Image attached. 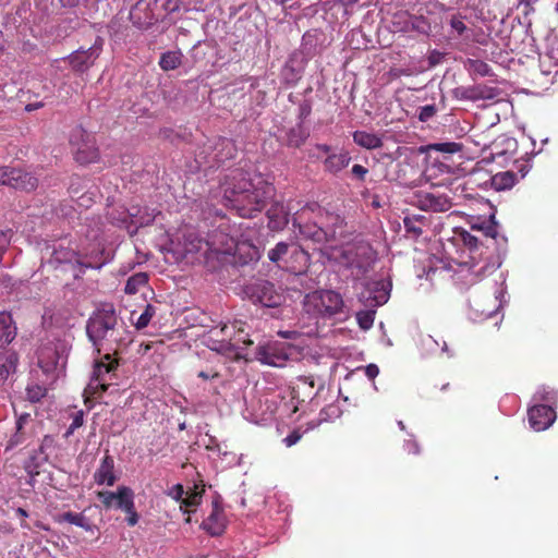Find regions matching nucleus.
<instances>
[{"mask_svg": "<svg viewBox=\"0 0 558 558\" xmlns=\"http://www.w3.org/2000/svg\"><path fill=\"white\" fill-rule=\"evenodd\" d=\"M275 187L259 174L235 169L227 181L223 197L240 217L253 218L274 196Z\"/></svg>", "mask_w": 558, "mask_h": 558, "instance_id": "nucleus-1", "label": "nucleus"}, {"mask_svg": "<svg viewBox=\"0 0 558 558\" xmlns=\"http://www.w3.org/2000/svg\"><path fill=\"white\" fill-rule=\"evenodd\" d=\"M397 156L386 162V179L396 181L400 185L415 186L422 180L420 154L413 148L397 145Z\"/></svg>", "mask_w": 558, "mask_h": 558, "instance_id": "nucleus-2", "label": "nucleus"}, {"mask_svg": "<svg viewBox=\"0 0 558 558\" xmlns=\"http://www.w3.org/2000/svg\"><path fill=\"white\" fill-rule=\"evenodd\" d=\"M303 305L305 312L317 319L342 322L349 315L342 295L335 290L312 291L305 295Z\"/></svg>", "mask_w": 558, "mask_h": 558, "instance_id": "nucleus-3", "label": "nucleus"}, {"mask_svg": "<svg viewBox=\"0 0 558 558\" xmlns=\"http://www.w3.org/2000/svg\"><path fill=\"white\" fill-rule=\"evenodd\" d=\"M118 317L113 304L104 303L92 314L86 324V332L95 347L107 344L116 332Z\"/></svg>", "mask_w": 558, "mask_h": 558, "instance_id": "nucleus-4", "label": "nucleus"}, {"mask_svg": "<svg viewBox=\"0 0 558 558\" xmlns=\"http://www.w3.org/2000/svg\"><path fill=\"white\" fill-rule=\"evenodd\" d=\"M267 255L279 268L293 274H301L310 266L308 253L295 242H279Z\"/></svg>", "mask_w": 558, "mask_h": 558, "instance_id": "nucleus-5", "label": "nucleus"}, {"mask_svg": "<svg viewBox=\"0 0 558 558\" xmlns=\"http://www.w3.org/2000/svg\"><path fill=\"white\" fill-rule=\"evenodd\" d=\"M117 353L118 351H113ZM116 354H105L94 361L93 372L84 396L97 397L107 391L109 380L116 376V369L119 365Z\"/></svg>", "mask_w": 558, "mask_h": 558, "instance_id": "nucleus-6", "label": "nucleus"}, {"mask_svg": "<svg viewBox=\"0 0 558 558\" xmlns=\"http://www.w3.org/2000/svg\"><path fill=\"white\" fill-rule=\"evenodd\" d=\"M218 353L222 352L227 359H230L234 362L244 363L258 361L262 364L275 366V367H283L289 360H296L298 357H293V352L287 353V351H245L242 354L240 351H217Z\"/></svg>", "mask_w": 558, "mask_h": 558, "instance_id": "nucleus-7", "label": "nucleus"}, {"mask_svg": "<svg viewBox=\"0 0 558 558\" xmlns=\"http://www.w3.org/2000/svg\"><path fill=\"white\" fill-rule=\"evenodd\" d=\"M245 295L255 304H260L265 307H278L283 301L275 284L268 280L258 279L244 287Z\"/></svg>", "mask_w": 558, "mask_h": 558, "instance_id": "nucleus-8", "label": "nucleus"}, {"mask_svg": "<svg viewBox=\"0 0 558 558\" xmlns=\"http://www.w3.org/2000/svg\"><path fill=\"white\" fill-rule=\"evenodd\" d=\"M71 144L74 146V157L81 165L95 162L99 158V150L96 146L95 138L82 128L72 131Z\"/></svg>", "mask_w": 558, "mask_h": 558, "instance_id": "nucleus-9", "label": "nucleus"}, {"mask_svg": "<svg viewBox=\"0 0 558 558\" xmlns=\"http://www.w3.org/2000/svg\"><path fill=\"white\" fill-rule=\"evenodd\" d=\"M170 1L171 0H154L153 2H147L145 0H140L130 11V21L140 29H148L161 20L160 16L155 13V8L158 2H162L163 10L168 11V4Z\"/></svg>", "mask_w": 558, "mask_h": 558, "instance_id": "nucleus-10", "label": "nucleus"}, {"mask_svg": "<svg viewBox=\"0 0 558 558\" xmlns=\"http://www.w3.org/2000/svg\"><path fill=\"white\" fill-rule=\"evenodd\" d=\"M0 185H8L15 190L25 192L35 191L38 186V179L21 168L9 166L0 167Z\"/></svg>", "mask_w": 558, "mask_h": 558, "instance_id": "nucleus-11", "label": "nucleus"}, {"mask_svg": "<svg viewBox=\"0 0 558 558\" xmlns=\"http://www.w3.org/2000/svg\"><path fill=\"white\" fill-rule=\"evenodd\" d=\"M102 47L104 39L98 36L89 48L85 49L81 47L80 49L73 51L66 58L71 69L78 73L86 72L99 58L100 53L102 52Z\"/></svg>", "mask_w": 558, "mask_h": 558, "instance_id": "nucleus-12", "label": "nucleus"}, {"mask_svg": "<svg viewBox=\"0 0 558 558\" xmlns=\"http://www.w3.org/2000/svg\"><path fill=\"white\" fill-rule=\"evenodd\" d=\"M52 256L57 263L71 264L73 269L77 267L78 271L74 274L75 279L80 278L87 268L100 269L107 264V259H104L100 263L83 262V258L77 252L61 246L59 248H54Z\"/></svg>", "mask_w": 558, "mask_h": 558, "instance_id": "nucleus-13", "label": "nucleus"}, {"mask_svg": "<svg viewBox=\"0 0 558 558\" xmlns=\"http://www.w3.org/2000/svg\"><path fill=\"white\" fill-rule=\"evenodd\" d=\"M325 41V33L319 28H312L303 34L300 49L295 51L301 53L307 60H311L323 52L326 48Z\"/></svg>", "mask_w": 558, "mask_h": 558, "instance_id": "nucleus-14", "label": "nucleus"}, {"mask_svg": "<svg viewBox=\"0 0 558 558\" xmlns=\"http://www.w3.org/2000/svg\"><path fill=\"white\" fill-rule=\"evenodd\" d=\"M414 198L413 203L425 211L444 213L452 207L450 198L445 194L417 192Z\"/></svg>", "mask_w": 558, "mask_h": 558, "instance_id": "nucleus-15", "label": "nucleus"}, {"mask_svg": "<svg viewBox=\"0 0 558 558\" xmlns=\"http://www.w3.org/2000/svg\"><path fill=\"white\" fill-rule=\"evenodd\" d=\"M530 426L542 432L547 429L556 420V412L551 405L535 404L527 411Z\"/></svg>", "mask_w": 558, "mask_h": 558, "instance_id": "nucleus-16", "label": "nucleus"}, {"mask_svg": "<svg viewBox=\"0 0 558 558\" xmlns=\"http://www.w3.org/2000/svg\"><path fill=\"white\" fill-rule=\"evenodd\" d=\"M64 353L65 351H39L37 363L43 373L46 375L57 373L59 375L63 372L68 360V355Z\"/></svg>", "mask_w": 558, "mask_h": 558, "instance_id": "nucleus-17", "label": "nucleus"}, {"mask_svg": "<svg viewBox=\"0 0 558 558\" xmlns=\"http://www.w3.org/2000/svg\"><path fill=\"white\" fill-rule=\"evenodd\" d=\"M308 61L301 53L293 51L281 71L284 83L295 85L301 80Z\"/></svg>", "mask_w": 558, "mask_h": 558, "instance_id": "nucleus-18", "label": "nucleus"}, {"mask_svg": "<svg viewBox=\"0 0 558 558\" xmlns=\"http://www.w3.org/2000/svg\"><path fill=\"white\" fill-rule=\"evenodd\" d=\"M470 310L473 312L475 318L486 319L492 317L497 308L498 302L494 293H489L481 299L477 294L469 299Z\"/></svg>", "mask_w": 558, "mask_h": 558, "instance_id": "nucleus-19", "label": "nucleus"}, {"mask_svg": "<svg viewBox=\"0 0 558 558\" xmlns=\"http://www.w3.org/2000/svg\"><path fill=\"white\" fill-rule=\"evenodd\" d=\"M226 517L218 498L213 500V510L203 522V527L213 536H219L226 529Z\"/></svg>", "mask_w": 558, "mask_h": 558, "instance_id": "nucleus-20", "label": "nucleus"}, {"mask_svg": "<svg viewBox=\"0 0 558 558\" xmlns=\"http://www.w3.org/2000/svg\"><path fill=\"white\" fill-rule=\"evenodd\" d=\"M381 298V294L372 296V292L368 291L365 308L360 310L355 315L357 324L362 329L367 330L373 326L376 308L383 304Z\"/></svg>", "mask_w": 558, "mask_h": 558, "instance_id": "nucleus-21", "label": "nucleus"}, {"mask_svg": "<svg viewBox=\"0 0 558 558\" xmlns=\"http://www.w3.org/2000/svg\"><path fill=\"white\" fill-rule=\"evenodd\" d=\"M300 233L315 243H327L336 241L335 230H326L317 223H305L299 226Z\"/></svg>", "mask_w": 558, "mask_h": 558, "instance_id": "nucleus-22", "label": "nucleus"}, {"mask_svg": "<svg viewBox=\"0 0 558 558\" xmlns=\"http://www.w3.org/2000/svg\"><path fill=\"white\" fill-rule=\"evenodd\" d=\"M259 259L258 250L253 245L241 244L235 248V253L226 257V262L234 267H243Z\"/></svg>", "mask_w": 558, "mask_h": 558, "instance_id": "nucleus-23", "label": "nucleus"}, {"mask_svg": "<svg viewBox=\"0 0 558 558\" xmlns=\"http://www.w3.org/2000/svg\"><path fill=\"white\" fill-rule=\"evenodd\" d=\"M94 480L98 485H108L112 486L117 476L114 475V460L111 456L106 454L98 469L94 473Z\"/></svg>", "mask_w": 558, "mask_h": 558, "instance_id": "nucleus-24", "label": "nucleus"}, {"mask_svg": "<svg viewBox=\"0 0 558 558\" xmlns=\"http://www.w3.org/2000/svg\"><path fill=\"white\" fill-rule=\"evenodd\" d=\"M53 446V439L50 436H45L39 448L34 451V453L29 457V462L26 465L29 473L35 472L38 474V468H40L45 462L48 461L49 450Z\"/></svg>", "mask_w": 558, "mask_h": 558, "instance_id": "nucleus-25", "label": "nucleus"}, {"mask_svg": "<svg viewBox=\"0 0 558 558\" xmlns=\"http://www.w3.org/2000/svg\"><path fill=\"white\" fill-rule=\"evenodd\" d=\"M16 326L10 312H0V349H4L16 337Z\"/></svg>", "mask_w": 558, "mask_h": 558, "instance_id": "nucleus-26", "label": "nucleus"}, {"mask_svg": "<svg viewBox=\"0 0 558 558\" xmlns=\"http://www.w3.org/2000/svg\"><path fill=\"white\" fill-rule=\"evenodd\" d=\"M268 226L271 230H282L289 222V213L283 204L275 203L267 210Z\"/></svg>", "mask_w": 558, "mask_h": 558, "instance_id": "nucleus-27", "label": "nucleus"}, {"mask_svg": "<svg viewBox=\"0 0 558 558\" xmlns=\"http://www.w3.org/2000/svg\"><path fill=\"white\" fill-rule=\"evenodd\" d=\"M57 522H66L84 529L87 532H98V527L83 512L66 511L57 517Z\"/></svg>", "mask_w": 558, "mask_h": 558, "instance_id": "nucleus-28", "label": "nucleus"}, {"mask_svg": "<svg viewBox=\"0 0 558 558\" xmlns=\"http://www.w3.org/2000/svg\"><path fill=\"white\" fill-rule=\"evenodd\" d=\"M403 223L407 236L416 240L423 234V228L428 225L427 218L422 215L405 216Z\"/></svg>", "mask_w": 558, "mask_h": 558, "instance_id": "nucleus-29", "label": "nucleus"}, {"mask_svg": "<svg viewBox=\"0 0 558 558\" xmlns=\"http://www.w3.org/2000/svg\"><path fill=\"white\" fill-rule=\"evenodd\" d=\"M19 362L15 351H0V384H3L11 373H14Z\"/></svg>", "mask_w": 558, "mask_h": 558, "instance_id": "nucleus-30", "label": "nucleus"}, {"mask_svg": "<svg viewBox=\"0 0 558 558\" xmlns=\"http://www.w3.org/2000/svg\"><path fill=\"white\" fill-rule=\"evenodd\" d=\"M308 136V130L304 128L303 124L298 123L286 133V144L289 147L299 148L305 143Z\"/></svg>", "mask_w": 558, "mask_h": 558, "instance_id": "nucleus-31", "label": "nucleus"}, {"mask_svg": "<svg viewBox=\"0 0 558 558\" xmlns=\"http://www.w3.org/2000/svg\"><path fill=\"white\" fill-rule=\"evenodd\" d=\"M114 508L122 511L132 510L134 504V492L128 486H119L114 492Z\"/></svg>", "mask_w": 558, "mask_h": 558, "instance_id": "nucleus-32", "label": "nucleus"}, {"mask_svg": "<svg viewBox=\"0 0 558 558\" xmlns=\"http://www.w3.org/2000/svg\"><path fill=\"white\" fill-rule=\"evenodd\" d=\"M518 182V175L513 171L498 172L490 177V184L496 191L511 189Z\"/></svg>", "mask_w": 558, "mask_h": 558, "instance_id": "nucleus-33", "label": "nucleus"}, {"mask_svg": "<svg viewBox=\"0 0 558 558\" xmlns=\"http://www.w3.org/2000/svg\"><path fill=\"white\" fill-rule=\"evenodd\" d=\"M183 53L181 50H171L161 53L159 60V66L163 71H172L178 69L182 64Z\"/></svg>", "mask_w": 558, "mask_h": 558, "instance_id": "nucleus-34", "label": "nucleus"}, {"mask_svg": "<svg viewBox=\"0 0 558 558\" xmlns=\"http://www.w3.org/2000/svg\"><path fill=\"white\" fill-rule=\"evenodd\" d=\"M353 141L359 146L367 149L381 146V138L378 135L365 131H355L353 133Z\"/></svg>", "mask_w": 558, "mask_h": 558, "instance_id": "nucleus-35", "label": "nucleus"}, {"mask_svg": "<svg viewBox=\"0 0 558 558\" xmlns=\"http://www.w3.org/2000/svg\"><path fill=\"white\" fill-rule=\"evenodd\" d=\"M351 157L344 151L339 155H330L325 160V167L330 172H338L350 163Z\"/></svg>", "mask_w": 558, "mask_h": 558, "instance_id": "nucleus-36", "label": "nucleus"}, {"mask_svg": "<svg viewBox=\"0 0 558 558\" xmlns=\"http://www.w3.org/2000/svg\"><path fill=\"white\" fill-rule=\"evenodd\" d=\"M465 69L470 74L478 76H488L492 74V68L483 60L468 59L464 63Z\"/></svg>", "mask_w": 558, "mask_h": 558, "instance_id": "nucleus-37", "label": "nucleus"}, {"mask_svg": "<svg viewBox=\"0 0 558 558\" xmlns=\"http://www.w3.org/2000/svg\"><path fill=\"white\" fill-rule=\"evenodd\" d=\"M148 282V275L146 272H137L131 276L124 287L126 294H135L140 288Z\"/></svg>", "mask_w": 558, "mask_h": 558, "instance_id": "nucleus-38", "label": "nucleus"}, {"mask_svg": "<svg viewBox=\"0 0 558 558\" xmlns=\"http://www.w3.org/2000/svg\"><path fill=\"white\" fill-rule=\"evenodd\" d=\"M472 230H478L487 238L496 239L498 234L497 222L495 221V215H492L487 220L481 223H473Z\"/></svg>", "mask_w": 558, "mask_h": 558, "instance_id": "nucleus-39", "label": "nucleus"}, {"mask_svg": "<svg viewBox=\"0 0 558 558\" xmlns=\"http://www.w3.org/2000/svg\"><path fill=\"white\" fill-rule=\"evenodd\" d=\"M31 420V415L28 413L21 414L15 424V434L9 440V448L15 447L23 441V428L25 424H27Z\"/></svg>", "mask_w": 558, "mask_h": 558, "instance_id": "nucleus-40", "label": "nucleus"}, {"mask_svg": "<svg viewBox=\"0 0 558 558\" xmlns=\"http://www.w3.org/2000/svg\"><path fill=\"white\" fill-rule=\"evenodd\" d=\"M201 250V240L194 239L190 241L189 244H185L184 247H181L180 244L177 245L172 250L173 255L175 256L177 260H182L187 257L189 254H194Z\"/></svg>", "mask_w": 558, "mask_h": 558, "instance_id": "nucleus-41", "label": "nucleus"}, {"mask_svg": "<svg viewBox=\"0 0 558 558\" xmlns=\"http://www.w3.org/2000/svg\"><path fill=\"white\" fill-rule=\"evenodd\" d=\"M220 146L222 147L221 150L215 155L218 162H225L228 159L234 158L236 149L232 141L225 138L221 141Z\"/></svg>", "mask_w": 558, "mask_h": 558, "instance_id": "nucleus-42", "label": "nucleus"}, {"mask_svg": "<svg viewBox=\"0 0 558 558\" xmlns=\"http://www.w3.org/2000/svg\"><path fill=\"white\" fill-rule=\"evenodd\" d=\"M327 220H328V222L326 223V226H324V228L326 230H335L336 240L338 238H341L342 233H343L342 228L344 226V219L342 217H340L339 215L328 214Z\"/></svg>", "mask_w": 558, "mask_h": 558, "instance_id": "nucleus-43", "label": "nucleus"}, {"mask_svg": "<svg viewBox=\"0 0 558 558\" xmlns=\"http://www.w3.org/2000/svg\"><path fill=\"white\" fill-rule=\"evenodd\" d=\"M534 399L555 404L557 401V392L548 386H542L535 392Z\"/></svg>", "mask_w": 558, "mask_h": 558, "instance_id": "nucleus-44", "label": "nucleus"}, {"mask_svg": "<svg viewBox=\"0 0 558 558\" xmlns=\"http://www.w3.org/2000/svg\"><path fill=\"white\" fill-rule=\"evenodd\" d=\"M86 187L85 180L80 175H72L69 184V193L72 197L83 195Z\"/></svg>", "mask_w": 558, "mask_h": 558, "instance_id": "nucleus-45", "label": "nucleus"}, {"mask_svg": "<svg viewBox=\"0 0 558 558\" xmlns=\"http://www.w3.org/2000/svg\"><path fill=\"white\" fill-rule=\"evenodd\" d=\"M47 393V389L44 386L40 385H29L26 388V395L27 399L31 402H38L40 401Z\"/></svg>", "mask_w": 558, "mask_h": 558, "instance_id": "nucleus-46", "label": "nucleus"}, {"mask_svg": "<svg viewBox=\"0 0 558 558\" xmlns=\"http://www.w3.org/2000/svg\"><path fill=\"white\" fill-rule=\"evenodd\" d=\"M154 314H155V307L150 304H147L145 307V311L137 318V320L135 323V327L137 329L145 328L149 324Z\"/></svg>", "mask_w": 558, "mask_h": 558, "instance_id": "nucleus-47", "label": "nucleus"}, {"mask_svg": "<svg viewBox=\"0 0 558 558\" xmlns=\"http://www.w3.org/2000/svg\"><path fill=\"white\" fill-rule=\"evenodd\" d=\"M433 148L440 153L456 154L462 150V144L456 142L438 143Z\"/></svg>", "mask_w": 558, "mask_h": 558, "instance_id": "nucleus-48", "label": "nucleus"}, {"mask_svg": "<svg viewBox=\"0 0 558 558\" xmlns=\"http://www.w3.org/2000/svg\"><path fill=\"white\" fill-rule=\"evenodd\" d=\"M463 16L461 14H454L451 16L449 24L451 28L457 33L458 36H463L468 31V27L463 21Z\"/></svg>", "mask_w": 558, "mask_h": 558, "instance_id": "nucleus-49", "label": "nucleus"}, {"mask_svg": "<svg viewBox=\"0 0 558 558\" xmlns=\"http://www.w3.org/2000/svg\"><path fill=\"white\" fill-rule=\"evenodd\" d=\"M83 423H84V411L83 410L76 411L73 415L72 423L70 424V426L66 429L65 436L68 437L71 434H73L75 429H77L78 427H81L83 425Z\"/></svg>", "mask_w": 558, "mask_h": 558, "instance_id": "nucleus-50", "label": "nucleus"}, {"mask_svg": "<svg viewBox=\"0 0 558 558\" xmlns=\"http://www.w3.org/2000/svg\"><path fill=\"white\" fill-rule=\"evenodd\" d=\"M97 496L106 509L114 508V492L104 490L99 492Z\"/></svg>", "mask_w": 558, "mask_h": 558, "instance_id": "nucleus-51", "label": "nucleus"}, {"mask_svg": "<svg viewBox=\"0 0 558 558\" xmlns=\"http://www.w3.org/2000/svg\"><path fill=\"white\" fill-rule=\"evenodd\" d=\"M110 253H106L105 250H100L97 253H90L85 255L83 262H93V263H100L104 259H107V263L110 260Z\"/></svg>", "mask_w": 558, "mask_h": 558, "instance_id": "nucleus-52", "label": "nucleus"}, {"mask_svg": "<svg viewBox=\"0 0 558 558\" xmlns=\"http://www.w3.org/2000/svg\"><path fill=\"white\" fill-rule=\"evenodd\" d=\"M312 112V102L307 99L303 100L299 105V123L303 124L304 120L311 114Z\"/></svg>", "mask_w": 558, "mask_h": 558, "instance_id": "nucleus-53", "label": "nucleus"}, {"mask_svg": "<svg viewBox=\"0 0 558 558\" xmlns=\"http://www.w3.org/2000/svg\"><path fill=\"white\" fill-rule=\"evenodd\" d=\"M436 113L434 105H426L420 108L418 119L423 122L429 120Z\"/></svg>", "mask_w": 558, "mask_h": 558, "instance_id": "nucleus-54", "label": "nucleus"}, {"mask_svg": "<svg viewBox=\"0 0 558 558\" xmlns=\"http://www.w3.org/2000/svg\"><path fill=\"white\" fill-rule=\"evenodd\" d=\"M357 251L366 256L368 264L376 259V252L368 244L357 246Z\"/></svg>", "mask_w": 558, "mask_h": 558, "instance_id": "nucleus-55", "label": "nucleus"}, {"mask_svg": "<svg viewBox=\"0 0 558 558\" xmlns=\"http://www.w3.org/2000/svg\"><path fill=\"white\" fill-rule=\"evenodd\" d=\"M11 236H12L11 229H5V230L0 229V251H4L7 248V246L10 243Z\"/></svg>", "mask_w": 558, "mask_h": 558, "instance_id": "nucleus-56", "label": "nucleus"}, {"mask_svg": "<svg viewBox=\"0 0 558 558\" xmlns=\"http://www.w3.org/2000/svg\"><path fill=\"white\" fill-rule=\"evenodd\" d=\"M202 496L198 493H194L191 496L182 499L181 506L196 507L201 502Z\"/></svg>", "mask_w": 558, "mask_h": 558, "instance_id": "nucleus-57", "label": "nucleus"}, {"mask_svg": "<svg viewBox=\"0 0 558 558\" xmlns=\"http://www.w3.org/2000/svg\"><path fill=\"white\" fill-rule=\"evenodd\" d=\"M462 240H463L464 244L468 245L470 248L477 247L478 239L476 236H474L473 234H471L470 232L464 231L462 233Z\"/></svg>", "mask_w": 558, "mask_h": 558, "instance_id": "nucleus-58", "label": "nucleus"}, {"mask_svg": "<svg viewBox=\"0 0 558 558\" xmlns=\"http://www.w3.org/2000/svg\"><path fill=\"white\" fill-rule=\"evenodd\" d=\"M183 494H184V489H183V486L181 484L174 485L171 488V490L169 492V496L172 497L177 501H179V500L182 501Z\"/></svg>", "mask_w": 558, "mask_h": 558, "instance_id": "nucleus-59", "label": "nucleus"}, {"mask_svg": "<svg viewBox=\"0 0 558 558\" xmlns=\"http://www.w3.org/2000/svg\"><path fill=\"white\" fill-rule=\"evenodd\" d=\"M300 439L301 434L298 430H293L283 439V442L286 444L287 447H291L295 445Z\"/></svg>", "mask_w": 558, "mask_h": 558, "instance_id": "nucleus-60", "label": "nucleus"}, {"mask_svg": "<svg viewBox=\"0 0 558 558\" xmlns=\"http://www.w3.org/2000/svg\"><path fill=\"white\" fill-rule=\"evenodd\" d=\"M128 517H126V522L130 526H134L135 524H137L138 522V514L135 510V506L133 505V508L132 510H129V511H124Z\"/></svg>", "mask_w": 558, "mask_h": 558, "instance_id": "nucleus-61", "label": "nucleus"}, {"mask_svg": "<svg viewBox=\"0 0 558 558\" xmlns=\"http://www.w3.org/2000/svg\"><path fill=\"white\" fill-rule=\"evenodd\" d=\"M365 374L369 379H374L379 374V368L376 364H368L365 367Z\"/></svg>", "mask_w": 558, "mask_h": 558, "instance_id": "nucleus-62", "label": "nucleus"}, {"mask_svg": "<svg viewBox=\"0 0 558 558\" xmlns=\"http://www.w3.org/2000/svg\"><path fill=\"white\" fill-rule=\"evenodd\" d=\"M367 169L361 165H354L352 167V173L360 180L364 179V175L366 174Z\"/></svg>", "mask_w": 558, "mask_h": 558, "instance_id": "nucleus-63", "label": "nucleus"}, {"mask_svg": "<svg viewBox=\"0 0 558 558\" xmlns=\"http://www.w3.org/2000/svg\"><path fill=\"white\" fill-rule=\"evenodd\" d=\"M359 0H333L335 4H340L344 8V13H349V9L352 8Z\"/></svg>", "mask_w": 558, "mask_h": 558, "instance_id": "nucleus-64", "label": "nucleus"}]
</instances>
